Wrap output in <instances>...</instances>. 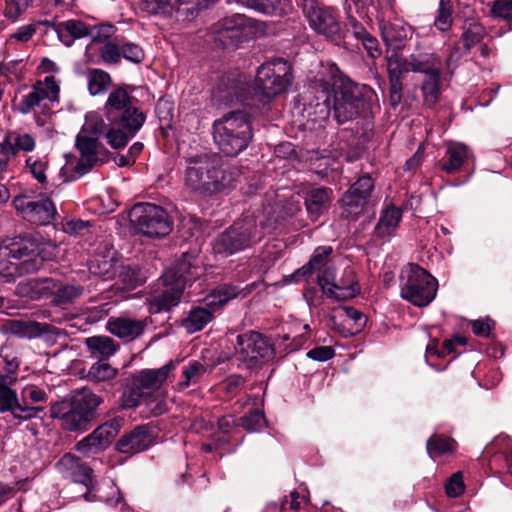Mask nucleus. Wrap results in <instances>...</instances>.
I'll return each mask as SVG.
<instances>
[{"instance_id":"obj_15","label":"nucleus","mask_w":512,"mask_h":512,"mask_svg":"<svg viewBox=\"0 0 512 512\" xmlns=\"http://www.w3.org/2000/svg\"><path fill=\"white\" fill-rule=\"evenodd\" d=\"M236 355L248 367H254L271 359L274 355L272 344L257 332L237 336Z\"/></svg>"},{"instance_id":"obj_28","label":"nucleus","mask_w":512,"mask_h":512,"mask_svg":"<svg viewBox=\"0 0 512 512\" xmlns=\"http://www.w3.org/2000/svg\"><path fill=\"white\" fill-rule=\"evenodd\" d=\"M59 470L74 482L89 487L92 483V469L76 456L67 453L57 463Z\"/></svg>"},{"instance_id":"obj_12","label":"nucleus","mask_w":512,"mask_h":512,"mask_svg":"<svg viewBox=\"0 0 512 512\" xmlns=\"http://www.w3.org/2000/svg\"><path fill=\"white\" fill-rule=\"evenodd\" d=\"M108 121L110 128L106 132L107 142L113 149H121L142 128L146 115L137 107H127Z\"/></svg>"},{"instance_id":"obj_58","label":"nucleus","mask_w":512,"mask_h":512,"mask_svg":"<svg viewBox=\"0 0 512 512\" xmlns=\"http://www.w3.org/2000/svg\"><path fill=\"white\" fill-rule=\"evenodd\" d=\"M99 56L105 64H118L121 61L120 47L113 41H107L99 49Z\"/></svg>"},{"instance_id":"obj_13","label":"nucleus","mask_w":512,"mask_h":512,"mask_svg":"<svg viewBox=\"0 0 512 512\" xmlns=\"http://www.w3.org/2000/svg\"><path fill=\"white\" fill-rule=\"evenodd\" d=\"M302 11L310 27L330 40L341 38L338 10L320 4L317 0H302Z\"/></svg>"},{"instance_id":"obj_54","label":"nucleus","mask_w":512,"mask_h":512,"mask_svg":"<svg viewBox=\"0 0 512 512\" xmlns=\"http://www.w3.org/2000/svg\"><path fill=\"white\" fill-rule=\"evenodd\" d=\"M389 79H390V93H394V95H398V99L401 100L402 97V74L399 73V67L397 65V53H392L388 57L387 62Z\"/></svg>"},{"instance_id":"obj_41","label":"nucleus","mask_w":512,"mask_h":512,"mask_svg":"<svg viewBox=\"0 0 512 512\" xmlns=\"http://www.w3.org/2000/svg\"><path fill=\"white\" fill-rule=\"evenodd\" d=\"M242 4L269 15H283L291 9L289 0H237Z\"/></svg>"},{"instance_id":"obj_19","label":"nucleus","mask_w":512,"mask_h":512,"mask_svg":"<svg viewBox=\"0 0 512 512\" xmlns=\"http://www.w3.org/2000/svg\"><path fill=\"white\" fill-rule=\"evenodd\" d=\"M118 428L119 424L116 420L106 422L79 441L75 449L84 456L98 454L110 445L118 433Z\"/></svg>"},{"instance_id":"obj_10","label":"nucleus","mask_w":512,"mask_h":512,"mask_svg":"<svg viewBox=\"0 0 512 512\" xmlns=\"http://www.w3.org/2000/svg\"><path fill=\"white\" fill-rule=\"evenodd\" d=\"M290 64L278 58L262 64L255 80V90L263 97L270 99L284 93L292 83Z\"/></svg>"},{"instance_id":"obj_40","label":"nucleus","mask_w":512,"mask_h":512,"mask_svg":"<svg viewBox=\"0 0 512 512\" xmlns=\"http://www.w3.org/2000/svg\"><path fill=\"white\" fill-rule=\"evenodd\" d=\"M237 287L223 284L213 289L205 298V304L211 310L216 311L226 305L230 300L237 297Z\"/></svg>"},{"instance_id":"obj_59","label":"nucleus","mask_w":512,"mask_h":512,"mask_svg":"<svg viewBox=\"0 0 512 512\" xmlns=\"http://www.w3.org/2000/svg\"><path fill=\"white\" fill-rule=\"evenodd\" d=\"M82 293L83 288L81 286L66 285L57 290L54 301L57 304L68 303L81 296Z\"/></svg>"},{"instance_id":"obj_32","label":"nucleus","mask_w":512,"mask_h":512,"mask_svg":"<svg viewBox=\"0 0 512 512\" xmlns=\"http://www.w3.org/2000/svg\"><path fill=\"white\" fill-rule=\"evenodd\" d=\"M164 285L165 289L161 294L149 299V312L159 313L161 311H167L179 303L181 295L184 291V289L181 288V284L176 286L173 284L164 283Z\"/></svg>"},{"instance_id":"obj_31","label":"nucleus","mask_w":512,"mask_h":512,"mask_svg":"<svg viewBox=\"0 0 512 512\" xmlns=\"http://www.w3.org/2000/svg\"><path fill=\"white\" fill-rule=\"evenodd\" d=\"M1 142L11 156H16L21 152H32L36 147V139L33 135L17 130L7 131Z\"/></svg>"},{"instance_id":"obj_25","label":"nucleus","mask_w":512,"mask_h":512,"mask_svg":"<svg viewBox=\"0 0 512 512\" xmlns=\"http://www.w3.org/2000/svg\"><path fill=\"white\" fill-rule=\"evenodd\" d=\"M384 43L388 47L401 48L413 35V28L402 20L381 21L379 24Z\"/></svg>"},{"instance_id":"obj_61","label":"nucleus","mask_w":512,"mask_h":512,"mask_svg":"<svg viewBox=\"0 0 512 512\" xmlns=\"http://www.w3.org/2000/svg\"><path fill=\"white\" fill-rule=\"evenodd\" d=\"M120 52L121 58L123 57L127 61L133 63L142 62L145 56L143 49L139 45L132 42L121 45Z\"/></svg>"},{"instance_id":"obj_35","label":"nucleus","mask_w":512,"mask_h":512,"mask_svg":"<svg viewBox=\"0 0 512 512\" xmlns=\"http://www.w3.org/2000/svg\"><path fill=\"white\" fill-rule=\"evenodd\" d=\"M470 155L468 147L462 143H450L446 149V161L441 164L442 170L452 174L460 170Z\"/></svg>"},{"instance_id":"obj_1","label":"nucleus","mask_w":512,"mask_h":512,"mask_svg":"<svg viewBox=\"0 0 512 512\" xmlns=\"http://www.w3.org/2000/svg\"><path fill=\"white\" fill-rule=\"evenodd\" d=\"M323 102L317 103L320 113L327 117L332 109L335 120L339 124L367 114L377 96L373 89L366 85H358L341 76H331L330 80L320 79L317 84ZM320 99V97H318Z\"/></svg>"},{"instance_id":"obj_26","label":"nucleus","mask_w":512,"mask_h":512,"mask_svg":"<svg viewBox=\"0 0 512 512\" xmlns=\"http://www.w3.org/2000/svg\"><path fill=\"white\" fill-rule=\"evenodd\" d=\"M147 320L126 316L112 317L107 322L109 332L119 338L133 340L141 336L147 327Z\"/></svg>"},{"instance_id":"obj_44","label":"nucleus","mask_w":512,"mask_h":512,"mask_svg":"<svg viewBox=\"0 0 512 512\" xmlns=\"http://www.w3.org/2000/svg\"><path fill=\"white\" fill-rule=\"evenodd\" d=\"M88 91L92 96L105 93L111 86L112 79L108 72L102 69H89L87 72Z\"/></svg>"},{"instance_id":"obj_49","label":"nucleus","mask_w":512,"mask_h":512,"mask_svg":"<svg viewBox=\"0 0 512 512\" xmlns=\"http://www.w3.org/2000/svg\"><path fill=\"white\" fill-rule=\"evenodd\" d=\"M20 265L12 259L11 251L3 244L0 245V276L10 279L22 276Z\"/></svg>"},{"instance_id":"obj_60","label":"nucleus","mask_w":512,"mask_h":512,"mask_svg":"<svg viewBox=\"0 0 512 512\" xmlns=\"http://www.w3.org/2000/svg\"><path fill=\"white\" fill-rule=\"evenodd\" d=\"M264 415L258 409L250 411L241 418V425L247 431H257L264 426Z\"/></svg>"},{"instance_id":"obj_7","label":"nucleus","mask_w":512,"mask_h":512,"mask_svg":"<svg viewBox=\"0 0 512 512\" xmlns=\"http://www.w3.org/2000/svg\"><path fill=\"white\" fill-rule=\"evenodd\" d=\"M106 124L97 112H89L85 116L82 129L76 137V146L81 157L76 169L81 174L88 172L98 162V152L102 147L99 138L104 134Z\"/></svg>"},{"instance_id":"obj_37","label":"nucleus","mask_w":512,"mask_h":512,"mask_svg":"<svg viewBox=\"0 0 512 512\" xmlns=\"http://www.w3.org/2000/svg\"><path fill=\"white\" fill-rule=\"evenodd\" d=\"M26 167L29 169L34 179L43 185L46 190H49L50 195H53L54 190L50 189V186L56 188L57 184L53 180L51 184H49L48 178L50 169L48 159L46 157L29 156L26 159Z\"/></svg>"},{"instance_id":"obj_64","label":"nucleus","mask_w":512,"mask_h":512,"mask_svg":"<svg viewBox=\"0 0 512 512\" xmlns=\"http://www.w3.org/2000/svg\"><path fill=\"white\" fill-rule=\"evenodd\" d=\"M449 497H458L464 491V483L460 472L453 474L445 485Z\"/></svg>"},{"instance_id":"obj_17","label":"nucleus","mask_w":512,"mask_h":512,"mask_svg":"<svg viewBox=\"0 0 512 512\" xmlns=\"http://www.w3.org/2000/svg\"><path fill=\"white\" fill-rule=\"evenodd\" d=\"M373 188L374 181L371 176L368 174L361 176L341 199L342 216L349 220H356L365 211Z\"/></svg>"},{"instance_id":"obj_20","label":"nucleus","mask_w":512,"mask_h":512,"mask_svg":"<svg viewBox=\"0 0 512 512\" xmlns=\"http://www.w3.org/2000/svg\"><path fill=\"white\" fill-rule=\"evenodd\" d=\"M60 86L54 76H46L43 81H37L32 91L23 97L18 105L21 114H29L40 103L48 99L51 102L59 100Z\"/></svg>"},{"instance_id":"obj_55","label":"nucleus","mask_w":512,"mask_h":512,"mask_svg":"<svg viewBox=\"0 0 512 512\" xmlns=\"http://www.w3.org/2000/svg\"><path fill=\"white\" fill-rule=\"evenodd\" d=\"M125 289H134L146 281V277L137 267L125 266L119 274Z\"/></svg>"},{"instance_id":"obj_24","label":"nucleus","mask_w":512,"mask_h":512,"mask_svg":"<svg viewBox=\"0 0 512 512\" xmlns=\"http://www.w3.org/2000/svg\"><path fill=\"white\" fill-rule=\"evenodd\" d=\"M397 65L399 73L418 72L428 77L440 72L441 62L434 54L411 55L406 59L397 54Z\"/></svg>"},{"instance_id":"obj_34","label":"nucleus","mask_w":512,"mask_h":512,"mask_svg":"<svg viewBox=\"0 0 512 512\" xmlns=\"http://www.w3.org/2000/svg\"><path fill=\"white\" fill-rule=\"evenodd\" d=\"M53 288L51 279H29L17 285V293L22 297L38 300L51 294Z\"/></svg>"},{"instance_id":"obj_5","label":"nucleus","mask_w":512,"mask_h":512,"mask_svg":"<svg viewBox=\"0 0 512 512\" xmlns=\"http://www.w3.org/2000/svg\"><path fill=\"white\" fill-rule=\"evenodd\" d=\"M253 137L249 116L244 111L223 115L213 123V139L226 156H237L244 151Z\"/></svg>"},{"instance_id":"obj_45","label":"nucleus","mask_w":512,"mask_h":512,"mask_svg":"<svg viewBox=\"0 0 512 512\" xmlns=\"http://www.w3.org/2000/svg\"><path fill=\"white\" fill-rule=\"evenodd\" d=\"M19 360L17 356L7 348H2L0 351V371L2 378L0 381H7L12 384L16 381V372L19 368Z\"/></svg>"},{"instance_id":"obj_46","label":"nucleus","mask_w":512,"mask_h":512,"mask_svg":"<svg viewBox=\"0 0 512 512\" xmlns=\"http://www.w3.org/2000/svg\"><path fill=\"white\" fill-rule=\"evenodd\" d=\"M462 29V41L466 51L480 43L485 35V28L476 19H467Z\"/></svg>"},{"instance_id":"obj_42","label":"nucleus","mask_w":512,"mask_h":512,"mask_svg":"<svg viewBox=\"0 0 512 512\" xmlns=\"http://www.w3.org/2000/svg\"><path fill=\"white\" fill-rule=\"evenodd\" d=\"M133 98L129 96L123 88H117L112 91L105 104L106 116L112 119L115 115L121 113L127 107H135L132 103Z\"/></svg>"},{"instance_id":"obj_52","label":"nucleus","mask_w":512,"mask_h":512,"mask_svg":"<svg viewBox=\"0 0 512 512\" xmlns=\"http://www.w3.org/2000/svg\"><path fill=\"white\" fill-rule=\"evenodd\" d=\"M424 101L427 105L433 106L440 95V72L425 77L421 85Z\"/></svg>"},{"instance_id":"obj_63","label":"nucleus","mask_w":512,"mask_h":512,"mask_svg":"<svg viewBox=\"0 0 512 512\" xmlns=\"http://www.w3.org/2000/svg\"><path fill=\"white\" fill-rule=\"evenodd\" d=\"M90 30L91 33L89 36H91L94 41H102L112 37L116 32V27L110 23H102L91 26Z\"/></svg>"},{"instance_id":"obj_39","label":"nucleus","mask_w":512,"mask_h":512,"mask_svg":"<svg viewBox=\"0 0 512 512\" xmlns=\"http://www.w3.org/2000/svg\"><path fill=\"white\" fill-rule=\"evenodd\" d=\"M213 97L223 104L239 101L241 97L240 82L229 77L222 78L213 90Z\"/></svg>"},{"instance_id":"obj_22","label":"nucleus","mask_w":512,"mask_h":512,"mask_svg":"<svg viewBox=\"0 0 512 512\" xmlns=\"http://www.w3.org/2000/svg\"><path fill=\"white\" fill-rule=\"evenodd\" d=\"M335 327L344 337H351L365 327L366 316L354 307L344 306L336 310V314L331 318Z\"/></svg>"},{"instance_id":"obj_62","label":"nucleus","mask_w":512,"mask_h":512,"mask_svg":"<svg viewBox=\"0 0 512 512\" xmlns=\"http://www.w3.org/2000/svg\"><path fill=\"white\" fill-rule=\"evenodd\" d=\"M491 15L512 21V0H495L491 5Z\"/></svg>"},{"instance_id":"obj_21","label":"nucleus","mask_w":512,"mask_h":512,"mask_svg":"<svg viewBox=\"0 0 512 512\" xmlns=\"http://www.w3.org/2000/svg\"><path fill=\"white\" fill-rule=\"evenodd\" d=\"M332 251L333 250L331 246L317 247L314 250L309 262L292 274L294 281L298 282L304 277L310 276L313 273H317V282L319 283L320 277L325 272H332L334 270L330 264V255Z\"/></svg>"},{"instance_id":"obj_50","label":"nucleus","mask_w":512,"mask_h":512,"mask_svg":"<svg viewBox=\"0 0 512 512\" xmlns=\"http://www.w3.org/2000/svg\"><path fill=\"white\" fill-rule=\"evenodd\" d=\"M349 24L354 28L355 36L360 39L372 58H377L381 55V49L376 38L371 36L354 18L349 19Z\"/></svg>"},{"instance_id":"obj_29","label":"nucleus","mask_w":512,"mask_h":512,"mask_svg":"<svg viewBox=\"0 0 512 512\" xmlns=\"http://www.w3.org/2000/svg\"><path fill=\"white\" fill-rule=\"evenodd\" d=\"M153 442L147 426H139L129 434L122 436L117 442V448L124 454H135L146 450Z\"/></svg>"},{"instance_id":"obj_30","label":"nucleus","mask_w":512,"mask_h":512,"mask_svg":"<svg viewBox=\"0 0 512 512\" xmlns=\"http://www.w3.org/2000/svg\"><path fill=\"white\" fill-rule=\"evenodd\" d=\"M7 381H0V413L10 412L15 419L27 417L33 411L27 406L20 407V400L15 390L7 386Z\"/></svg>"},{"instance_id":"obj_38","label":"nucleus","mask_w":512,"mask_h":512,"mask_svg":"<svg viewBox=\"0 0 512 512\" xmlns=\"http://www.w3.org/2000/svg\"><path fill=\"white\" fill-rule=\"evenodd\" d=\"M207 371V365L201 361L193 360L188 362L182 367L181 379L177 383L176 389L184 391L190 386L199 384Z\"/></svg>"},{"instance_id":"obj_14","label":"nucleus","mask_w":512,"mask_h":512,"mask_svg":"<svg viewBox=\"0 0 512 512\" xmlns=\"http://www.w3.org/2000/svg\"><path fill=\"white\" fill-rule=\"evenodd\" d=\"M12 203L24 220L36 225H49L57 214L55 205L47 194L34 196L23 193L17 195Z\"/></svg>"},{"instance_id":"obj_43","label":"nucleus","mask_w":512,"mask_h":512,"mask_svg":"<svg viewBox=\"0 0 512 512\" xmlns=\"http://www.w3.org/2000/svg\"><path fill=\"white\" fill-rule=\"evenodd\" d=\"M214 311L208 308H193L183 320V327L189 333L201 331L213 319Z\"/></svg>"},{"instance_id":"obj_4","label":"nucleus","mask_w":512,"mask_h":512,"mask_svg":"<svg viewBox=\"0 0 512 512\" xmlns=\"http://www.w3.org/2000/svg\"><path fill=\"white\" fill-rule=\"evenodd\" d=\"M103 398L88 388L76 390L70 398L65 399L51 409L52 417L60 421L67 431H83L96 417L97 408Z\"/></svg>"},{"instance_id":"obj_3","label":"nucleus","mask_w":512,"mask_h":512,"mask_svg":"<svg viewBox=\"0 0 512 512\" xmlns=\"http://www.w3.org/2000/svg\"><path fill=\"white\" fill-rule=\"evenodd\" d=\"M274 228V222L265 216H245L235 221L213 241L215 254L229 256L252 247Z\"/></svg>"},{"instance_id":"obj_16","label":"nucleus","mask_w":512,"mask_h":512,"mask_svg":"<svg viewBox=\"0 0 512 512\" xmlns=\"http://www.w3.org/2000/svg\"><path fill=\"white\" fill-rule=\"evenodd\" d=\"M319 286L327 298L337 301L351 299L360 291L351 267L344 268L339 276H336L334 270L325 272L319 279Z\"/></svg>"},{"instance_id":"obj_11","label":"nucleus","mask_w":512,"mask_h":512,"mask_svg":"<svg viewBox=\"0 0 512 512\" xmlns=\"http://www.w3.org/2000/svg\"><path fill=\"white\" fill-rule=\"evenodd\" d=\"M173 369V362H169L158 369H143L135 373L123 393V407L133 408L138 406L141 398L146 393L154 392L162 386Z\"/></svg>"},{"instance_id":"obj_9","label":"nucleus","mask_w":512,"mask_h":512,"mask_svg":"<svg viewBox=\"0 0 512 512\" xmlns=\"http://www.w3.org/2000/svg\"><path fill=\"white\" fill-rule=\"evenodd\" d=\"M129 219L139 233L158 238L168 235L172 230V221L168 213L152 203H138L132 207Z\"/></svg>"},{"instance_id":"obj_2","label":"nucleus","mask_w":512,"mask_h":512,"mask_svg":"<svg viewBox=\"0 0 512 512\" xmlns=\"http://www.w3.org/2000/svg\"><path fill=\"white\" fill-rule=\"evenodd\" d=\"M240 176L235 166H224L216 154H199L187 159L185 186L202 195H213L233 188Z\"/></svg>"},{"instance_id":"obj_23","label":"nucleus","mask_w":512,"mask_h":512,"mask_svg":"<svg viewBox=\"0 0 512 512\" xmlns=\"http://www.w3.org/2000/svg\"><path fill=\"white\" fill-rule=\"evenodd\" d=\"M198 267L190 254H183L162 276L163 283H169L185 289L188 282L192 281L197 274Z\"/></svg>"},{"instance_id":"obj_18","label":"nucleus","mask_w":512,"mask_h":512,"mask_svg":"<svg viewBox=\"0 0 512 512\" xmlns=\"http://www.w3.org/2000/svg\"><path fill=\"white\" fill-rule=\"evenodd\" d=\"M11 251L12 259L16 260L23 274L39 270L45 258L41 255L39 243L30 237H19L4 243Z\"/></svg>"},{"instance_id":"obj_47","label":"nucleus","mask_w":512,"mask_h":512,"mask_svg":"<svg viewBox=\"0 0 512 512\" xmlns=\"http://www.w3.org/2000/svg\"><path fill=\"white\" fill-rule=\"evenodd\" d=\"M87 347L93 354L107 359L117 351L119 345L110 337L94 336L86 340Z\"/></svg>"},{"instance_id":"obj_51","label":"nucleus","mask_w":512,"mask_h":512,"mask_svg":"<svg viewBox=\"0 0 512 512\" xmlns=\"http://www.w3.org/2000/svg\"><path fill=\"white\" fill-rule=\"evenodd\" d=\"M454 440L439 436L433 435L427 441V452L432 458H436L446 453H450L454 450Z\"/></svg>"},{"instance_id":"obj_8","label":"nucleus","mask_w":512,"mask_h":512,"mask_svg":"<svg viewBox=\"0 0 512 512\" xmlns=\"http://www.w3.org/2000/svg\"><path fill=\"white\" fill-rule=\"evenodd\" d=\"M264 30L263 22L236 13L217 22L212 33L217 43L228 48L237 46L244 39L263 34Z\"/></svg>"},{"instance_id":"obj_56","label":"nucleus","mask_w":512,"mask_h":512,"mask_svg":"<svg viewBox=\"0 0 512 512\" xmlns=\"http://www.w3.org/2000/svg\"><path fill=\"white\" fill-rule=\"evenodd\" d=\"M68 33L74 39L89 36L91 33L90 27L80 20H67L58 26V33Z\"/></svg>"},{"instance_id":"obj_33","label":"nucleus","mask_w":512,"mask_h":512,"mask_svg":"<svg viewBox=\"0 0 512 512\" xmlns=\"http://www.w3.org/2000/svg\"><path fill=\"white\" fill-rule=\"evenodd\" d=\"M402 218V211L394 205L382 210L374 233L379 238H389L394 235Z\"/></svg>"},{"instance_id":"obj_53","label":"nucleus","mask_w":512,"mask_h":512,"mask_svg":"<svg viewBox=\"0 0 512 512\" xmlns=\"http://www.w3.org/2000/svg\"><path fill=\"white\" fill-rule=\"evenodd\" d=\"M453 7L451 0H440L434 20L435 27L441 31H448L453 23Z\"/></svg>"},{"instance_id":"obj_27","label":"nucleus","mask_w":512,"mask_h":512,"mask_svg":"<svg viewBox=\"0 0 512 512\" xmlns=\"http://www.w3.org/2000/svg\"><path fill=\"white\" fill-rule=\"evenodd\" d=\"M333 191L326 187L312 188L306 192L305 207L312 221H316L330 208Z\"/></svg>"},{"instance_id":"obj_57","label":"nucleus","mask_w":512,"mask_h":512,"mask_svg":"<svg viewBox=\"0 0 512 512\" xmlns=\"http://www.w3.org/2000/svg\"><path fill=\"white\" fill-rule=\"evenodd\" d=\"M113 263L104 257H95L89 263V271L91 274L101 277L104 280L112 278L114 275Z\"/></svg>"},{"instance_id":"obj_48","label":"nucleus","mask_w":512,"mask_h":512,"mask_svg":"<svg viewBox=\"0 0 512 512\" xmlns=\"http://www.w3.org/2000/svg\"><path fill=\"white\" fill-rule=\"evenodd\" d=\"M118 373V370L112 367L104 359H101L94 363L88 373L87 379L94 383L106 382L114 379Z\"/></svg>"},{"instance_id":"obj_36","label":"nucleus","mask_w":512,"mask_h":512,"mask_svg":"<svg viewBox=\"0 0 512 512\" xmlns=\"http://www.w3.org/2000/svg\"><path fill=\"white\" fill-rule=\"evenodd\" d=\"M20 407L24 405L31 408L33 411L27 417H21V421L29 420L36 417L43 411V407L38 406V403L46 402L47 394L43 389L35 385H28L21 391Z\"/></svg>"},{"instance_id":"obj_6","label":"nucleus","mask_w":512,"mask_h":512,"mask_svg":"<svg viewBox=\"0 0 512 512\" xmlns=\"http://www.w3.org/2000/svg\"><path fill=\"white\" fill-rule=\"evenodd\" d=\"M438 282L417 264H408L400 273V295L417 307L429 305L436 297Z\"/></svg>"}]
</instances>
